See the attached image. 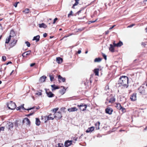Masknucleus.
I'll return each instance as SVG.
<instances>
[{
    "instance_id": "f257e3e1",
    "label": "nucleus",
    "mask_w": 147,
    "mask_h": 147,
    "mask_svg": "<svg viewBox=\"0 0 147 147\" xmlns=\"http://www.w3.org/2000/svg\"><path fill=\"white\" fill-rule=\"evenodd\" d=\"M128 81V77L125 76H121L118 80V84L124 88H127L129 86Z\"/></svg>"
},
{
    "instance_id": "f03ea898",
    "label": "nucleus",
    "mask_w": 147,
    "mask_h": 147,
    "mask_svg": "<svg viewBox=\"0 0 147 147\" xmlns=\"http://www.w3.org/2000/svg\"><path fill=\"white\" fill-rule=\"evenodd\" d=\"M16 36L15 32L13 30H11L10 31V34L9 36L7 37L5 39V43L8 44L12 38Z\"/></svg>"
},
{
    "instance_id": "7ed1b4c3",
    "label": "nucleus",
    "mask_w": 147,
    "mask_h": 147,
    "mask_svg": "<svg viewBox=\"0 0 147 147\" xmlns=\"http://www.w3.org/2000/svg\"><path fill=\"white\" fill-rule=\"evenodd\" d=\"M138 92L142 95H144L146 94V87L141 86L138 89Z\"/></svg>"
},
{
    "instance_id": "20e7f679",
    "label": "nucleus",
    "mask_w": 147,
    "mask_h": 147,
    "mask_svg": "<svg viewBox=\"0 0 147 147\" xmlns=\"http://www.w3.org/2000/svg\"><path fill=\"white\" fill-rule=\"evenodd\" d=\"M9 109L11 110L14 109L16 107V105L15 102L12 101H10L7 104Z\"/></svg>"
},
{
    "instance_id": "39448f33",
    "label": "nucleus",
    "mask_w": 147,
    "mask_h": 147,
    "mask_svg": "<svg viewBox=\"0 0 147 147\" xmlns=\"http://www.w3.org/2000/svg\"><path fill=\"white\" fill-rule=\"evenodd\" d=\"M106 100L109 103H113L115 101V96L111 94L107 98Z\"/></svg>"
},
{
    "instance_id": "423d86ee",
    "label": "nucleus",
    "mask_w": 147,
    "mask_h": 147,
    "mask_svg": "<svg viewBox=\"0 0 147 147\" xmlns=\"http://www.w3.org/2000/svg\"><path fill=\"white\" fill-rule=\"evenodd\" d=\"M77 106L81 111H84L86 110L87 106L84 103H82L80 105H78Z\"/></svg>"
},
{
    "instance_id": "0eeeda50",
    "label": "nucleus",
    "mask_w": 147,
    "mask_h": 147,
    "mask_svg": "<svg viewBox=\"0 0 147 147\" xmlns=\"http://www.w3.org/2000/svg\"><path fill=\"white\" fill-rule=\"evenodd\" d=\"M92 81L90 80H86L84 84L87 89H90L91 86Z\"/></svg>"
},
{
    "instance_id": "6e6552de",
    "label": "nucleus",
    "mask_w": 147,
    "mask_h": 147,
    "mask_svg": "<svg viewBox=\"0 0 147 147\" xmlns=\"http://www.w3.org/2000/svg\"><path fill=\"white\" fill-rule=\"evenodd\" d=\"M11 39V40L9 44L10 48H12L15 46L16 44L18 41L17 39H15L14 38H12Z\"/></svg>"
},
{
    "instance_id": "1a4fd4ad",
    "label": "nucleus",
    "mask_w": 147,
    "mask_h": 147,
    "mask_svg": "<svg viewBox=\"0 0 147 147\" xmlns=\"http://www.w3.org/2000/svg\"><path fill=\"white\" fill-rule=\"evenodd\" d=\"M13 127V124L11 122L7 121L5 125L6 127L8 130H11Z\"/></svg>"
},
{
    "instance_id": "9d476101",
    "label": "nucleus",
    "mask_w": 147,
    "mask_h": 147,
    "mask_svg": "<svg viewBox=\"0 0 147 147\" xmlns=\"http://www.w3.org/2000/svg\"><path fill=\"white\" fill-rule=\"evenodd\" d=\"M54 115L55 118H57V119H60L62 117L61 113L60 112H55L54 113Z\"/></svg>"
},
{
    "instance_id": "9b49d317",
    "label": "nucleus",
    "mask_w": 147,
    "mask_h": 147,
    "mask_svg": "<svg viewBox=\"0 0 147 147\" xmlns=\"http://www.w3.org/2000/svg\"><path fill=\"white\" fill-rule=\"evenodd\" d=\"M113 111V109L109 107L105 109V112L109 115H111Z\"/></svg>"
},
{
    "instance_id": "f8f14e48",
    "label": "nucleus",
    "mask_w": 147,
    "mask_h": 147,
    "mask_svg": "<svg viewBox=\"0 0 147 147\" xmlns=\"http://www.w3.org/2000/svg\"><path fill=\"white\" fill-rule=\"evenodd\" d=\"M72 140H67L65 141L64 143V146L65 147H68L72 144Z\"/></svg>"
},
{
    "instance_id": "ddd939ff",
    "label": "nucleus",
    "mask_w": 147,
    "mask_h": 147,
    "mask_svg": "<svg viewBox=\"0 0 147 147\" xmlns=\"http://www.w3.org/2000/svg\"><path fill=\"white\" fill-rule=\"evenodd\" d=\"M130 99L132 101H135L136 100V94L133 93L131 95Z\"/></svg>"
},
{
    "instance_id": "4468645a",
    "label": "nucleus",
    "mask_w": 147,
    "mask_h": 147,
    "mask_svg": "<svg viewBox=\"0 0 147 147\" xmlns=\"http://www.w3.org/2000/svg\"><path fill=\"white\" fill-rule=\"evenodd\" d=\"M46 93L49 97H52L55 96V95L51 91L47 92V91H46Z\"/></svg>"
},
{
    "instance_id": "2eb2a0df",
    "label": "nucleus",
    "mask_w": 147,
    "mask_h": 147,
    "mask_svg": "<svg viewBox=\"0 0 147 147\" xmlns=\"http://www.w3.org/2000/svg\"><path fill=\"white\" fill-rule=\"evenodd\" d=\"M114 46L117 47H120L123 45V43L122 42L120 41L117 44L115 43V42L113 43Z\"/></svg>"
},
{
    "instance_id": "dca6fc26",
    "label": "nucleus",
    "mask_w": 147,
    "mask_h": 147,
    "mask_svg": "<svg viewBox=\"0 0 147 147\" xmlns=\"http://www.w3.org/2000/svg\"><path fill=\"white\" fill-rule=\"evenodd\" d=\"M94 127L93 126L91 127L88 128L87 130H86V132L87 133L91 132L94 130Z\"/></svg>"
},
{
    "instance_id": "f3484780",
    "label": "nucleus",
    "mask_w": 147,
    "mask_h": 147,
    "mask_svg": "<svg viewBox=\"0 0 147 147\" xmlns=\"http://www.w3.org/2000/svg\"><path fill=\"white\" fill-rule=\"evenodd\" d=\"M78 110V109L75 107L68 109H67L68 111L69 112H72L75 111H77Z\"/></svg>"
},
{
    "instance_id": "a211bd4d",
    "label": "nucleus",
    "mask_w": 147,
    "mask_h": 147,
    "mask_svg": "<svg viewBox=\"0 0 147 147\" xmlns=\"http://www.w3.org/2000/svg\"><path fill=\"white\" fill-rule=\"evenodd\" d=\"M47 77L45 76H43L41 77L39 79V82L40 83H42L45 81Z\"/></svg>"
},
{
    "instance_id": "6ab92c4d",
    "label": "nucleus",
    "mask_w": 147,
    "mask_h": 147,
    "mask_svg": "<svg viewBox=\"0 0 147 147\" xmlns=\"http://www.w3.org/2000/svg\"><path fill=\"white\" fill-rule=\"evenodd\" d=\"M58 79L60 82H61L60 80H61V81L63 82H65V78H63L60 75L58 76Z\"/></svg>"
},
{
    "instance_id": "aec40b11",
    "label": "nucleus",
    "mask_w": 147,
    "mask_h": 147,
    "mask_svg": "<svg viewBox=\"0 0 147 147\" xmlns=\"http://www.w3.org/2000/svg\"><path fill=\"white\" fill-rule=\"evenodd\" d=\"M114 45L113 46L112 44L110 45V47L109 48V50L111 52L113 53L115 51Z\"/></svg>"
},
{
    "instance_id": "412c9836",
    "label": "nucleus",
    "mask_w": 147,
    "mask_h": 147,
    "mask_svg": "<svg viewBox=\"0 0 147 147\" xmlns=\"http://www.w3.org/2000/svg\"><path fill=\"white\" fill-rule=\"evenodd\" d=\"M56 61L58 63L60 64L62 62L63 59L62 58L58 57L56 58Z\"/></svg>"
},
{
    "instance_id": "4be33fe9",
    "label": "nucleus",
    "mask_w": 147,
    "mask_h": 147,
    "mask_svg": "<svg viewBox=\"0 0 147 147\" xmlns=\"http://www.w3.org/2000/svg\"><path fill=\"white\" fill-rule=\"evenodd\" d=\"M100 124V123L99 121H98L95 124V125L96 129L98 130L100 129L99 126Z\"/></svg>"
},
{
    "instance_id": "5701e85b",
    "label": "nucleus",
    "mask_w": 147,
    "mask_h": 147,
    "mask_svg": "<svg viewBox=\"0 0 147 147\" xmlns=\"http://www.w3.org/2000/svg\"><path fill=\"white\" fill-rule=\"evenodd\" d=\"M40 36L39 35L34 36L32 40H36V42L40 40Z\"/></svg>"
},
{
    "instance_id": "b1692460",
    "label": "nucleus",
    "mask_w": 147,
    "mask_h": 147,
    "mask_svg": "<svg viewBox=\"0 0 147 147\" xmlns=\"http://www.w3.org/2000/svg\"><path fill=\"white\" fill-rule=\"evenodd\" d=\"M51 87H52V90L53 91L57 89H59V88L58 86H56L55 85L53 84L51 85Z\"/></svg>"
},
{
    "instance_id": "393cba45",
    "label": "nucleus",
    "mask_w": 147,
    "mask_h": 147,
    "mask_svg": "<svg viewBox=\"0 0 147 147\" xmlns=\"http://www.w3.org/2000/svg\"><path fill=\"white\" fill-rule=\"evenodd\" d=\"M24 104H23L22 105H21V106H20V107H21V108L23 109L24 110H27L28 111V110H31L32 109H34L35 108V107H32V108H29V109H26L25 108H24Z\"/></svg>"
},
{
    "instance_id": "a878e982",
    "label": "nucleus",
    "mask_w": 147,
    "mask_h": 147,
    "mask_svg": "<svg viewBox=\"0 0 147 147\" xmlns=\"http://www.w3.org/2000/svg\"><path fill=\"white\" fill-rule=\"evenodd\" d=\"M39 27L40 28H46L47 27V26L45 25L44 23H42L39 24Z\"/></svg>"
},
{
    "instance_id": "bb28decb",
    "label": "nucleus",
    "mask_w": 147,
    "mask_h": 147,
    "mask_svg": "<svg viewBox=\"0 0 147 147\" xmlns=\"http://www.w3.org/2000/svg\"><path fill=\"white\" fill-rule=\"evenodd\" d=\"M115 107L119 110H121V108H122V106L120 103H116V105L115 106Z\"/></svg>"
},
{
    "instance_id": "cd10ccee",
    "label": "nucleus",
    "mask_w": 147,
    "mask_h": 147,
    "mask_svg": "<svg viewBox=\"0 0 147 147\" xmlns=\"http://www.w3.org/2000/svg\"><path fill=\"white\" fill-rule=\"evenodd\" d=\"M99 69L98 68L95 69L94 70V72L96 76H98Z\"/></svg>"
},
{
    "instance_id": "c85d7f7f",
    "label": "nucleus",
    "mask_w": 147,
    "mask_h": 147,
    "mask_svg": "<svg viewBox=\"0 0 147 147\" xmlns=\"http://www.w3.org/2000/svg\"><path fill=\"white\" fill-rule=\"evenodd\" d=\"M63 88L59 90V92L61 94H63L65 92L66 89L64 87H63Z\"/></svg>"
},
{
    "instance_id": "c756f323",
    "label": "nucleus",
    "mask_w": 147,
    "mask_h": 147,
    "mask_svg": "<svg viewBox=\"0 0 147 147\" xmlns=\"http://www.w3.org/2000/svg\"><path fill=\"white\" fill-rule=\"evenodd\" d=\"M36 124L37 126H39L40 125V122L39 119L38 118H36Z\"/></svg>"
},
{
    "instance_id": "7c9ffc66",
    "label": "nucleus",
    "mask_w": 147,
    "mask_h": 147,
    "mask_svg": "<svg viewBox=\"0 0 147 147\" xmlns=\"http://www.w3.org/2000/svg\"><path fill=\"white\" fill-rule=\"evenodd\" d=\"M50 77V81L51 82H53L54 80V76L53 74H50L49 75Z\"/></svg>"
},
{
    "instance_id": "2f4dec72",
    "label": "nucleus",
    "mask_w": 147,
    "mask_h": 147,
    "mask_svg": "<svg viewBox=\"0 0 147 147\" xmlns=\"http://www.w3.org/2000/svg\"><path fill=\"white\" fill-rule=\"evenodd\" d=\"M102 60V59L100 58H96L94 60V61L95 62H100Z\"/></svg>"
},
{
    "instance_id": "473e14b6",
    "label": "nucleus",
    "mask_w": 147,
    "mask_h": 147,
    "mask_svg": "<svg viewBox=\"0 0 147 147\" xmlns=\"http://www.w3.org/2000/svg\"><path fill=\"white\" fill-rule=\"evenodd\" d=\"M30 9L28 8H26L23 11V12L26 14L28 13H29Z\"/></svg>"
},
{
    "instance_id": "72a5a7b5",
    "label": "nucleus",
    "mask_w": 147,
    "mask_h": 147,
    "mask_svg": "<svg viewBox=\"0 0 147 147\" xmlns=\"http://www.w3.org/2000/svg\"><path fill=\"white\" fill-rule=\"evenodd\" d=\"M25 120H26V121L27 122L26 124L27 125H29L30 123V121L29 119L27 118H25Z\"/></svg>"
},
{
    "instance_id": "f704fd0d",
    "label": "nucleus",
    "mask_w": 147,
    "mask_h": 147,
    "mask_svg": "<svg viewBox=\"0 0 147 147\" xmlns=\"http://www.w3.org/2000/svg\"><path fill=\"white\" fill-rule=\"evenodd\" d=\"M76 2L75 3L73 4V6L72 7V8H74V6L77 5L78 3V1L79 0H74Z\"/></svg>"
},
{
    "instance_id": "c9c22d12",
    "label": "nucleus",
    "mask_w": 147,
    "mask_h": 147,
    "mask_svg": "<svg viewBox=\"0 0 147 147\" xmlns=\"http://www.w3.org/2000/svg\"><path fill=\"white\" fill-rule=\"evenodd\" d=\"M19 121L18 120H16L14 122L15 125L16 127H18L19 124Z\"/></svg>"
},
{
    "instance_id": "e433bc0d",
    "label": "nucleus",
    "mask_w": 147,
    "mask_h": 147,
    "mask_svg": "<svg viewBox=\"0 0 147 147\" xmlns=\"http://www.w3.org/2000/svg\"><path fill=\"white\" fill-rule=\"evenodd\" d=\"M25 53H26V56H28L30 55L31 53V50H29L25 52Z\"/></svg>"
},
{
    "instance_id": "4c0bfd02",
    "label": "nucleus",
    "mask_w": 147,
    "mask_h": 147,
    "mask_svg": "<svg viewBox=\"0 0 147 147\" xmlns=\"http://www.w3.org/2000/svg\"><path fill=\"white\" fill-rule=\"evenodd\" d=\"M120 110L123 113H124L126 112L125 109L123 107H122V108H121V110Z\"/></svg>"
},
{
    "instance_id": "58836bf2",
    "label": "nucleus",
    "mask_w": 147,
    "mask_h": 147,
    "mask_svg": "<svg viewBox=\"0 0 147 147\" xmlns=\"http://www.w3.org/2000/svg\"><path fill=\"white\" fill-rule=\"evenodd\" d=\"M45 118V123H46L47 122V121L48 120H49V117L48 116H45L44 117Z\"/></svg>"
},
{
    "instance_id": "ea45409f",
    "label": "nucleus",
    "mask_w": 147,
    "mask_h": 147,
    "mask_svg": "<svg viewBox=\"0 0 147 147\" xmlns=\"http://www.w3.org/2000/svg\"><path fill=\"white\" fill-rule=\"evenodd\" d=\"M58 146L57 147H64L63 144L59 143L58 144Z\"/></svg>"
},
{
    "instance_id": "a19ab883",
    "label": "nucleus",
    "mask_w": 147,
    "mask_h": 147,
    "mask_svg": "<svg viewBox=\"0 0 147 147\" xmlns=\"http://www.w3.org/2000/svg\"><path fill=\"white\" fill-rule=\"evenodd\" d=\"M25 43L28 47H29L30 46V44L29 42L26 41L25 42Z\"/></svg>"
},
{
    "instance_id": "79ce46f5",
    "label": "nucleus",
    "mask_w": 147,
    "mask_h": 147,
    "mask_svg": "<svg viewBox=\"0 0 147 147\" xmlns=\"http://www.w3.org/2000/svg\"><path fill=\"white\" fill-rule=\"evenodd\" d=\"M51 115H50V114L49 115V116H48V117H49V120H51V119L53 120V119H54L55 118L54 116L53 117L50 116Z\"/></svg>"
},
{
    "instance_id": "37998d69",
    "label": "nucleus",
    "mask_w": 147,
    "mask_h": 147,
    "mask_svg": "<svg viewBox=\"0 0 147 147\" xmlns=\"http://www.w3.org/2000/svg\"><path fill=\"white\" fill-rule=\"evenodd\" d=\"M35 94L38 95V96H39L42 95V93L41 92H38L37 93H35Z\"/></svg>"
},
{
    "instance_id": "c03bdc74",
    "label": "nucleus",
    "mask_w": 147,
    "mask_h": 147,
    "mask_svg": "<svg viewBox=\"0 0 147 147\" xmlns=\"http://www.w3.org/2000/svg\"><path fill=\"white\" fill-rule=\"evenodd\" d=\"M102 56L104 57V59L106 60L107 59V56L106 55L103 53H102Z\"/></svg>"
},
{
    "instance_id": "a18cd8bd",
    "label": "nucleus",
    "mask_w": 147,
    "mask_h": 147,
    "mask_svg": "<svg viewBox=\"0 0 147 147\" xmlns=\"http://www.w3.org/2000/svg\"><path fill=\"white\" fill-rule=\"evenodd\" d=\"M72 139L73 140L76 141L78 139V138L76 136H75V137H73Z\"/></svg>"
},
{
    "instance_id": "49530a36",
    "label": "nucleus",
    "mask_w": 147,
    "mask_h": 147,
    "mask_svg": "<svg viewBox=\"0 0 147 147\" xmlns=\"http://www.w3.org/2000/svg\"><path fill=\"white\" fill-rule=\"evenodd\" d=\"M2 59L3 61H5L6 59V56H3L2 57Z\"/></svg>"
},
{
    "instance_id": "de8ad7c7",
    "label": "nucleus",
    "mask_w": 147,
    "mask_h": 147,
    "mask_svg": "<svg viewBox=\"0 0 147 147\" xmlns=\"http://www.w3.org/2000/svg\"><path fill=\"white\" fill-rule=\"evenodd\" d=\"M58 109H59L58 108H56L54 109H53V111L54 112H55H55H56L58 110Z\"/></svg>"
},
{
    "instance_id": "09e8293b",
    "label": "nucleus",
    "mask_w": 147,
    "mask_h": 147,
    "mask_svg": "<svg viewBox=\"0 0 147 147\" xmlns=\"http://www.w3.org/2000/svg\"><path fill=\"white\" fill-rule=\"evenodd\" d=\"M70 35H71L70 34L68 35H65V36H64L60 40H63L65 38L69 36H70Z\"/></svg>"
},
{
    "instance_id": "8fccbe9b",
    "label": "nucleus",
    "mask_w": 147,
    "mask_h": 147,
    "mask_svg": "<svg viewBox=\"0 0 147 147\" xmlns=\"http://www.w3.org/2000/svg\"><path fill=\"white\" fill-rule=\"evenodd\" d=\"M19 3V2H17L15 3L13 5L15 7H17V5H18V3Z\"/></svg>"
},
{
    "instance_id": "3c124183",
    "label": "nucleus",
    "mask_w": 147,
    "mask_h": 147,
    "mask_svg": "<svg viewBox=\"0 0 147 147\" xmlns=\"http://www.w3.org/2000/svg\"><path fill=\"white\" fill-rule=\"evenodd\" d=\"M57 18H55L53 22V24H54L55 23L56 21L57 20Z\"/></svg>"
},
{
    "instance_id": "603ef678",
    "label": "nucleus",
    "mask_w": 147,
    "mask_h": 147,
    "mask_svg": "<svg viewBox=\"0 0 147 147\" xmlns=\"http://www.w3.org/2000/svg\"><path fill=\"white\" fill-rule=\"evenodd\" d=\"M72 11H71L68 14V17H69L70 16L72 15Z\"/></svg>"
},
{
    "instance_id": "864d4df0",
    "label": "nucleus",
    "mask_w": 147,
    "mask_h": 147,
    "mask_svg": "<svg viewBox=\"0 0 147 147\" xmlns=\"http://www.w3.org/2000/svg\"><path fill=\"white\" fill-rule=\"evenodd\" d=\"M115 25H114L113 26H112L111 27H110L109 28V30H111L115 26Z\"/></svg>"
},
{
    "instance_id": "5fc2aeb1",
    "label": "nucleus",
    "mask_w": 147,
    "mask_h": 147,
    "mask_svg": "<svg viewBox=\"0 0 147 147\" xmlns=\"http://www.w3.org/2000/svg\"><path fill=\"white\" fill-rule=\"evenodd\" d=\"M35 65V63H31L30 64V66L31 67H33Z\"/></svg>"
},
{
    "instance_id": "6e6d98bb",
    "label": "nucleus",
    "mask_w": 147,
    "mask_h": 147,
    "mask_svg": "<svg viewBox=\"0 0 147 147\" xmlns=\"http://www.w3.org/2000/svg\"><path fill=\"white\" fill-rule=\"evenodd\" d=\"M21 108V107L20 106H19V107H17L16 108V109L17 110H19Z\"/></svg>"
},
{
    "instance_id": "4d7b16f0",
    "label": "nucleus",
    "mask_w": 147,
    "mask_h": 147,
    "mask_svg": "<svg viewBox=\"0 0 147 147\" xmlns=\"http://www.w3.org/2000/svg\"><path fill=\"white\" fill-rule=\"evenodd\" d=\"M43 36L44 37H46L47 36V34L46 33H44L43 34Z\"/></svg>"
},
{
    "instance_id": "13d9d810",
    "label": "nucleus",
    "mask_w": 147,
    "mask_h": 147,
    "mask_svg": "<svg viewBox=\"0 0 147 147\" xmlns=\"http://www.w3.org/2000/svg\"><path fill=\"white\" fill-rule=\"evenodd\" d=\"M134 25H135V24H132L131 25L129 26L128 27H129V28H131V27H133Z\"/></svg>"
},
{
    "instance_id": "bf43d9fd",
    "label": "nucleus",
    "mask_w": 147,
    "mask_h": 147,
    "mask_svg": "<svg viewBox=\"0 0 147 147\" xmlns=\"http://www.w3.org/2000/svg\"><path fill=\"white\" fill-rule=\"evenodd\" d=\"M109 31L108 30H107L105 32V33L106 35H107L109 34Z\"/></svg>"
},
{
    "instance_id": "052dcab7",
    "label": "nucleus",
    "mask_w": 147,
    "mask_h": 147,
    "mask_svg": "<svg viewBox=\"0 0 147 147\" xmlns=\"http://www.w3.org/2000/svg\"><path fill=\"white\" fill-rule=\"evenodd\" d=\"M81 10H80L78 12H77L76 13V14H78V15H79L80 13L81 12Z\"/></svg>"
},
{
    "instance_id": "680f3d73",
    "label": "nucleus",
    "mask_w": 147,
    "mask_h": 147,
    "mask_svg": "<svg viewBox=\"0 0 147 147\" xmlns=\"http://www.w3.org/2000/svg\"><path fill=\"white\" fill-rule=\"evenodd\" d=\"M10 63H12V62L11 61H9L8 62H7V63L6 64H7V65H8L9 64H10Z\"/></svg>"
},
{
    "instance_id": "e2e57ef3",
    "label": "nucleus",
    "mask_w": 147,
    "mask_h": 147,
    "mask_svg": "<svg viewBox=\"0 0 147 147\" xmlns=\"http://www.w3.org/2000/svg\"><path fill=\"white\" fill-rule=\"evenodd\" d=\"M81 51L80 50H79L78 51L77 53L78 54H80L81 53Z\"/></svg>"
},
{
    "instance_id": "0e129e2a",
    "label": "nucleus",
    "mask_w": 147,
    "mask_h": 147,
    "mask_svg": "<svg viewBox=\"0 0 147 147\" xmlns=\"http://www.w3.org/2000/svg\"><path fill=\"white\" fill-rule=\"evenodd\" d=\"M25 53L24 52V53H22V57H25V56L24 55V54H25Z\"/></svg>"
},
{
    "instance_id": "69168bd1",
    "label": "nucleus",
    "mask_w": 147,
    "mask_h": 147,
    "mask_svg": "<svg viewBox=\"0 0 147 147\" xmlns=\"http://www.w3.org/2000/svg\"><path fill=\"white\" fill-rule=\"evenodd\" d=\"M26 121V120H25V118H24V119L22 121V123L23 124H24V123L26 121Z\"/></svg>"
},
{
    "instance_id": "338daca9",
    "label": "nucleus",
    "mask_w": 147,
    "mask_h": 147,
    "mask_svg": "<svg viewBox=\"0 0 147 147\" xmlns=\"http://www.w3.org/2000/svg\"><path fill=\"white\" fill-rule=\"evenodd\" d=\"M14 71V70H13L11 72L10 74V76H11L12 75V74L13 73Z\"/></svg>"
},
{
    "instance_id": "774afa93",
    "label": "nucleus",
    "mask_w": 147,
    "mask_h": 147,
    "mask_svg": "<svg viewBox=\"0 0 147 147\" xmlns=\"http://www.w3.org/2000/svg\"><path fill=\"white\" fill-rule=\"evenodd\" d=\"M33 113H30L28 115V116H30V115H32L33 114Z\"/></svg>"
}]
</instances>
